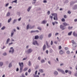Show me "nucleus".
I'll return each instance as SVG.
<instances>
[{
	"label": "nucleus",
	"instance_id": "f257e3e1",
	"mask_svg": "<svg viewBox=\"0 0 77 77\" xmlns=\"http://www.w3.org/2000/svg\"><path fill=\"white\" fill-rule=\"evenodd\" d=\"M18 63L19 65L20 66V73H21L23 72V67H24V63L23 62H19Z\"/></svg>",
	"mask_w": 77,
	"mask_h": 77
},
{
	"label": "nucleus",
	"instance_id": "f03ea898",
	"mask_svg": "<svg viewBox=\"0 0 77 77\" xmlns=\"http://www.w3.org/2000/svg\"><path fill=\"white\" fill-rule=\"evenodd\" d=\"M52 16H54V20H56V21L57 20V14L56 13H52L51 14Z\"/></svg>",
	"mask_w": 77,
	"mask_h": 77
},
{
	"label": "nucleus",
	"instance_id": "7ed1b4c3",
	"mask_svg": "<svg viewBox=\"0 0 77 77\" xmlns=\"http://www.w3.org/2000/svg\"><path fill=\"white\" fill-rule=\"evenodd\" d=\"M14 52V49L12 47H11L10 48V50L9 51V53H11V54H13Z\"/></svg>",
	"mask_w": 77,
	"mask_h": 77
},
{
	"label": "nucleus",
	"instance_id": "20e7f679",
	"mask_svg": "<svg viewBox=\"0 0 77 77\" xmlns=\"http://www.w3.org/2000/svg\"><path fill=\"white\" fill-rule=\"evenodd\" d=\"M33 51L32 49L30 48L28 49L26 51V53H31Z\"/></svg>",
	"mask_w": 77,
	"mask_h": 77
},
{
	"label": "nucleus",
	"instance_id": "39448f33",
	"mask_svg": "<svg viewBox=\"0 0 77 77\" xmlns=\"http://www.w3.org/2000/svg\"><path fill=\"white\" fill-rule=\"evenodd\" d=\"M13 31H12L11 32V37H13L14 36V32H16V29H13Z\"/></svg>",
	"mask_w": 77,
	"mask_h": 77
},
{
	"label": "nucleus",
	"instance_id": "423d86ee",
	"mask_svg": "<svg viewBox=\"0 0 77 77\" xmlns=\"http://www.w3.org/2000/svg\"><path fill=\"white\" fill-rule=\"evenodd\" d=\"M32 44L33 45H38V42H37V41L36 40H34L32 42Z\"/></svg>",
	"mask_w": 77,
	"mask_h": 77
},
{
	"label": "nucleus",
	"instance_id": "0eeeda50",
	"mask_svg": "<svg viewBox=\"0 0 77 77\" xmlns=\"http://www.w3.org/2000/svg\"><path fill=\"white\" fill-rule=\"evenodd\" d=\"M60 28L62 30H65V28L63 27V26H62V25H60Z\"/></svg>",
	"mask_w": 77,
	"mask_h": 77
},
{
	"label": "nucleus",
	"instance_id": "6e6552de",
	"mask_svg": "<svg viewBox=\"0 0 77 77\" xmlns=\"http://www.w3.org/2000/svg\"><path fill=\"white\" fill-rule=\"evenodd\" d=\"M59 74V73L58 72V71H55L54 72V75L55 76H57V75Z\"/></svg>",
	"mask_w": 77,
	"mask_h": 77
},
{
	"label": "nucleus",
	"instance_id": "1a4fd4ad",
	"mask_svg": "<svg viewBox=\"0 0 77 77\" xmlns=\"http://www.w3.org/2000/svg\"><path fill=\"white\" fill-rule=\"evenodd\" d=\"M9 41H10V38H8L7 39L6 41V43H5V45H8V44H9Z\"/></svg>",
	"mask_w": 77,
	"mask_h": 77
},
{
	"label": "nucleus",
	"instance_id": "9d476101",
	"mask_svg": "<svg viewBox=\"0 0 77 77\" xmlns=\"http://www.w3.org/2000/svg\"><path fill=\"white\" fill-rule=\"evenodd\" d=\"M47 20H44L41 22V24H45L47 23Z\"/></svg>",
	"mask_w": 77,
	"mask_h": 77
},
{
	"label": "nucleus",
	"instance_id": "9b49d317",
	"mask_svg": "<svg viewBox=\"0 0 77 77\" xmlns=\"http://www.w3.org/2000/svg\"><path fill=\"white\" fill-rule=\"evenodd\" d=\"M38 75H33V77H39V75H40V72H38Z\"/></svg>",
	"mask_w": 77,
	"mask_h": 77
},
{
	"label": "nucleus",
	"instance_id": "f8f14e48",
	"mask_svg": "<svg viewBox=\"0 0 77 77\" xmlns=\"http://www.w3.org/2000/svg\"><path fill=\"white\" fill-rule=\"evenodd\" d=\"M43 38H44V35H41L39 36V39L40 40H42L43 39Z\"/></svg>",
	"mask_w": 77,
	"mask_h": 77
},
{
	"label": "nucleus",
	"instance_id": "ddd939ff",
	"mask_svg": "<svg viewBox=\"0 0 77 77\" xmlns=\"http://www.w3.org/2000/svg\"><path fill=\"white\" fill-rule=\"evenodd\" d=\"M32 8V6H29L28 8L27 9V12H29V11H30V10H31V9Z\"/></svg>",
	"mask_w": 77,
	"mask_h": 77
},
{
	"label": "nucleus",
	"instance_id": "4468645a",
	"mask_svg": "<svg viewBox=\"0 0 77 77\" xmlns=\"http://www.w3.org/2000/svg\"><path fill=\"white\" fill-rule=\"evenodd\" d=\"M73 35L75 37H77V33L76 32H74L73 33Z\"/></svg>",
	"mask_w": 77,
	"mask_h": 77
},
{
	"label": "nucleus",
	"instance_id": "2eb2a0df",
	"mask_svg": "<svg viewBox=\"0 0 77 77\" xmlns=\"http://www.w3.org/2000/svg\"><path fill=\"white\" fill-rule=\"evenodd\" d=\"M45 50H46V45L45 44L43 47V51H45Z\"/></svg>",
	"mask_w": 77,
	"mask_h": 77
},
{
	"label": "nucleus",
	"instance_id": "dca6fc26",
	"mask_svg": "<svg viewBox=\"0 0 77 77\" xmlns=\"http://www.w3.org/2000/svg\"><path fill=\"white\" fill-rule=\"evenodd\" d=\"M73 9L75 10V9H77V5H75L73 7H72Z\"/></svg>",
	"mask_w": 77,
	"mask_h": 77
},
{
	"label": "nucleus",
	"instance_id": "f3484780",
	"mask_svg": "<svg viewBox=\"0 0 77 77\" xmlns=\"http://www.w3.org/2000/svg\"><path fill=\"white\" fill-rule=\"evenodd\" d=\"M55 24H58V22L57 21L52 22V24L53 25V26H54Z\"/></svg>",
	"mask_w": 77,
	"mask_h": 77
},
{
	"label": "nucleus",
	"instance_id": "a211bd4d",
	"mask_svg": "<svg viewBox=\"0 0 77 77\" xmlns=\"http://www.w3.org/2000/svg\"><path fill=\"white\" fill-rule=\"evenodd\" d=\"M12 63H9L8 65V68H11L12 66Z\"/></svg>",
	"mask_w": 77,
	"mask_h": 77
},
{
	"label": "nucleus",
	"instance_id": "6ab92c4d",
	"mask_svg": "<svg viewBox=\"0 0 77 77\" xmlns=\"http://www.w3.org/2000/svg\"><path fill=\"white\" fill-rule=\"evenodd\" d=\"M3 62H0V67H2V66H3Z\"/></svg>",
	"mask_w": 77,
	"mask_h": 77
},
{
	"label": "nucleus",
	"instance_id": "aec40b11",
	"mask_svg": "<svg viewBox=\"0 0 77 77\" xmlns=\"http://www.w3.org/2000/svg\"><path fill=\"white\" fill-rule=\"evenodd\" d=\"M39 39V36L38 35H35V39Z\"/></svg>",
	"mask_w": 77,
	"mask_h": 77
},
{
	"label": "nucleus",
	"instance_id": "412c9836",
	"mask_svg": "<svg viewBox=\"0 0 77 77\" xmlns=\"http://www.w3.org/2000/svg\"><path fill=\"white\" fill-rule=\"evenodd\" d=\"M59 54L61 55L63 54V51L62 50H60L59 51Z\"/></svg>",
	"mask_w": 77,
	"mask_h": 77
},
{
	"label": "nucleus",
	"instance_id": "4be33fe9",
	"mask_svg": "<svg viewBox=\"0 0 77 77\" xmlns=\"http://www.w3.org/2000/svg\"><path fill=\"white\" fill-rule=\"evenodd\" d=\"M30 24H28L26 26V29L27 30H29V28L30 27Z\"/></svg>",
	"mask_w": 77,
	"mask_h": 77
},
{
	"label": "nucleus",
	"instance_id": "5701e85b",
	"mask_svg": "<svg viewBox=\"0 0 77 77\" xmlns=\"http://www.w3.org/2000/svg\"><path fill=\"white\" fill-rule=\"evenodd\" d=\"M63 26H67L69 25V24L66 23H63Z\"/></svg>",
	"mask_w": 77,
	"mask_h": 77
},
{
	"label": "nucleus",
	"instance_id": "b1692460",
	"mask_svg": "<svg viewBox=\"0 0 77 77\" xmlns=\"http://www.w3.org/2000/svg\"><path fill=\"white\" fill-rule=\"evenodd\" d=\"M11 15V13L9 12H8L6 14L7 17H9V16Z\"/></svg>",
	"mask_w": 77,
	"mask_h": 77
},
{
	"label": "nucleus",
	"instance_id": "393cba45",
	"mask_svg": "<svg viewBox=\"0 0 77 77\" xmlns=\"http://www.w3.org/2000/svg\"><path fill=\"white\" fill-rule=\"evenodd\" d=\"M12 20V18L10 17L9 19L8 20V23H9L10 22H11V21Z\"/></svg>",
	"mask_w": 77,
	"mask_h": 77
},
{
	"label": "nucleus",
	"instance_id": "a878e982",
	"mask_svg": "<svg viewBox=\"0 0 77 77\" xmlns=\"http://www.w3.org/2000/svg\"><path fill=\"white\" fill-rule=\"evenodd\" d=\"M39 71L41 73H43L44 72V71H43V69H40L39 70Z\"/></svg>",
	"mask_w": 77,
	"mask_h": 77
},
{
	"label": "nucleus",
	"instance_id": "bb28decb",
	"mask_svg": "<svg viewBox=\"0 0 77 77\" xmlns=\"http://www.w3.org/2000/svg\"><path fill=\"white\" fill-rule=\"evenodd\" d=\"M34 27H35V26H31L30 25L29 27V29H33V28H34Z\"/></svg>",
	"mask_w": 77,
	"mask_h": 77
},
{
	"label": "nucleus",
	"instance_id": "cd10ccee",
	"mask_svg": "<svg viewBox=\"0 0 77 77\" xmlns=\"http://www.w3.org/2000/svg\"><path fill=\"white\" fill-rule=\"evenodd\" d=\"M60 72H61V73H63V74H65V72L63 70V69H61Z\"/></svg>",
	"mask_w": 77,
	"mask_h": 77
},
{
	"label": "nucleus",
	"instance_id": "c85d7f7f",
	"mask_svg": "<svg viewBox=\"0 0 77 77\" xmlns=\"http://www.w3.org/2000/svg\"><path fill=\"white\" fill-rule=\"evenodd\" d=\"M17 19H14L13 22V24L17 22Z\"/></svg>",
	"mask_w": 77,
	"mask_h": 77
},
{
	"label": "nucleus",
	"instance_id": "c756f323",
	"mask_svg": "<svg viewBox=\"0 0 77 77\" xmlns=\"http://www.w3.org/2000/svg\"><path fill=\"white\" fill-rule=\"evenodd\" d=\"M27 69H28V68L27 67H25L23 69V71H26Z\"/></svg>",
	"mask_w": 77,
	"mask_h": 77
},
{
	"label": "nucleus",
	"instance_id": "7c9ffc66",
	"mask_svg": "<svg viewBox=\"0 0 77 77\" xmlns=\"http://www.w3.org/2000/svg\"><path fill=\"white\" fill-rule=\"evenodd\" d=\"M72 32L71 31L68 33V35L69 36H71V34H72Z\"/></svg>",
	"mask_w": 77,
	"mask_h": 77
},
{
	"label": "nucleus",
	"instance_id": "2f4dec72",
	"mask_svg": "<svg viewBox=\"0 0 77 77\" xmlns=\"http://www.w3.org/2000/svg\"><path fill=\"white\" fill-rule=\"evenodd\" d=\"M14 3H17V0H15L12 2L11 3L12 4Z\"/></svg>",
	"mask_w": 77,
	"mask_h": 77
},
{
	"label": "nucleus",
	"instance_id": "473e14b6",
	"mask_svg": "<svg viewBox=\"0 0 77 77\" xmlns=\"http://www.w3.org/2000/svg\"><path fill=\"white\" fill-rule=\"evenodd\" d=\"M33 2H32V4H35L36 3V0H32Z\"/></svg>",
	"mask_w": 77,
	"mask_h": 77
},
{
	"label": "nucleus",
	"instance_id": "72a5a7b5",
	"mask_svg": "<svg viewBox=\"0 0 77 77\" xmlns=\"http://www.w3.org/2000/svg\"><path fill=\"white\" fill-rule=\"evenodd\" d=\"M3 56H7V53L6 52H4L2 54Z\"/></svg>",
	"mask_w": 77,
	"mask_h": 77
},
{
	"label": "nucleus",
	"instance_id": "f704fd0d",
	"mask_svg": "<svg viewBox=\"0 0 77 77\" xmlns=\"http://www.w3.org/2000/svg\"><path fill=\"white\" fill-rule=\"evenodd\" d=\"M73 46L74 47H76V46H77V45H76V43H75L73 44Z\"/></svg>",
	"mask_w": 77,
	"mask_h": 77
},
{
	"label": "nucleus",
	"instance_id": "c9c22d12",
	"mask_svg": "<svg viewBox=\"0 0 77 77\" xmlns=\"http://www.w3.org/2000/svg\"><path fill=\"white\" fill-rule=\"evenodd\" d=\"M46 45H47V48H50V46L48 45V43H46Z\"/></svg>",
	"mask_w": 77,
	"mask_h": 77
},
{
	"label": "nucleus",
	"instance_id": "e433bc0d",
	"mask_svg": "<svg viewBox=\"0 0 77 77\" xmlns=\"http://www.w3.org/2000/svg\"><path fill=\"white\" fill-rule=\"evenodd\" d=\"M5 28L6 27L5 26H3L1 28V29L2 30H5Z\"/></svg>",
	"mask_w": 77,
	"mask_h": 77
},
{
	"label": "nucleus",
	"instance_id": "4c0bfd02",
	"mask_svg": "<svg viewBox=\"0 0 77 77\" xmlns=\"http://www.w3.org/2000/svg\"><path fill=\"white\" fill-rule=\"evenodd\" d=\"M52 35V34H51V33H49L48 35V38H50L51 36Z\"/></svg>",
	"mask_w": 77,
	"mask_h": 77
},
{
	"label": "nucleus",
	"instance_id": "58836bf2",
	"mask_svg": "<svg viewBox=\"0 0 77 77\" xmlns=\"http://www.w3.org/2000/svg\"><path fill=\"white\" fill-rule=\"evenodd\" d=\"M66 53L67 54H70V51H67L66 52Z\"/></svg>",
	"mask_w": 77,
	"mask_h": 77
},
{
	"label": "nucleus",
	"instance_id": "ea45409f",
	"mask_svg": "<svg viewBox=\"0 0 77 77\" xmlns=\"http://www.w3.org/2000/svg\"><path fill=\"white\" fill-rule=\"evenodd\" d=\"M43 2L44 3H47V1L46 0H44Z\"/></svg>",
	"mask_w": 77,
	"mask_h": 77
},
{
	"label": "nucleus",
	"instance_id": "a19ab883",
	"mask_svg": "<svg viewBox=\"0 0 77 77\" xmlns=\"http://www.w3.org/2000/svg\"><path fill=\"white\" fill-rule=\"evenodd\" d=\"M41 63H45V60L44 59H42L41 60Z\"/></svg>",
	"mask_w": 77,
	"mask_h": 77
},
{
	"label": "nucleus",
	"instance_id": "79ce46f5",
	"mask_svg": "<svg viewBox=\"0 0 77 77\" xmlns=\"http://www.w3.org/2000/svg\"><path fill=\"white\" fill-rule=\"evenodd\" d=\"M62 69H61L59 68H58L57 69V71H59V72H61Z\"/></svg>",
	"mask_w": 77,
	"mask_h": 77
},
{
	"label": "nucleus",
	"instance_id": "37998d69",
	"mask_svg": "<svg viewBox=\"0 0 77 77\" xmlns=\"http://www.w3.org/2000/svg\"><path fill=\"white\" fill-rule=\"evenodd\" d=\"M61 21L63 22H65V19L64 18H63L61 19Z\"/></svg>",
	"mask_w": 77,
	"mask_h": 77
},
{
	"label": "nucleus",
	"instance_id": "c03bdc74",
	"mask_svg": "<svg viewBox=\"0 0 77 77\" xmlns=\"http://www.w3.org/2000/svg\"><path fill=\"white\" fill-rule=\"evenodd\" d=\"M9 3H7L6 4L5 6V7H8V6H9Z\"/></svg>",
	"mask_w": 77,
	"mask_h": 77
},
{
	"label": "nucleus",
	"instance_id": "a18cd8bd",
	"mask_svg": "<svg viewBox=\"0 0 77 77\" xmlns=\"http://www.w3.org/2000/svg\"><path fill=\"white\" fill-rule=\"evenodd\" d=\"M68 72L69 74L70 75H71V73H72L71 71H69Z\"/></svg>",
	"mask_w": 77,
	"mask_h": 77
},
{
	"label": "nucleus",
	"instance_id": "49530a36",
	"mask_svg": "<svg viewBox=\"0 0 77 77\" xmlns=\"http://www.w3.org/2000/svg\"><path fill=\"white\" fill-rule=\"evenodd\" d=\"M16 72H18V71H19V68H17L16 69Z\"/></svg>",
	"mask_w": 77,
	"mask_h": 77
},
{
	"label": "nucleus",
	"instance_id": "de8ad7c7",
	"mask_svg": "<svg viewBox=\"0 0 77 77\" xmlns=\"http://www.w3.org/2000/svg\"><path fill=\"white\" fill-rule=\"evenodd\" d=\"M73 27H72V26H69L68 27V29H72Z\"/></svg>",
	"mask_w": 77,
	"mask_h": 77
},
{
	"label": "nucleus",
	"instance_id": "09e8293b",
	"mask_svg": "<svg viewBox=\"0 0 77 77\" xmlns=\"http://www.w3.org/2000/svg\"><path fill=\"white\" fill-rule=\"evenodd\" d=\"M37 29H38L39 30H42V28L40 27H38Z\"/></svg>",
	"mask_w": 77,
	"mask_h": 77
},
{
	"label": "nucleus",
	"instance_id": "8fccbe9b",
	"mask_svg": "<svg viewBox=\"0 0 77 77\" xmlns=\"http://www.w3.org/2000/svg\"><path fill=\"white\" fill-rule=\"evenodd\" d=\"M28 65H29V66H30V65H31V62L30 61H29Z\"/></svg>",
	"mask_w": 77,
	"mask_h": 77
},
{
	"label": "nucleus",
	"instance_id": "3c124183",
	"mask_svg": "<svg viewBox=\"0 0 77 77\" xmlns=\"http://www.w3.org/2000/svg\"><path fill=\"white\" fill-rule=\"evenodd\" d=\"M38 73V70H36L35 72V75H37V73Z\"/></svg>",
	"mask_w": 77,
	"mask_h": 77
},
{
	"label": "nucleus",
	"instance_id": "603ef678",
	"mask_svg": "<svg viewBox=\"0 0 77 77\" xmlns=\"http://www.w3.org/2000/svg\"><path fill=\"white\" fill-rule=\"evenodd\" d=\"M74 76L75 77H77V72L74 74Z\"/></svg>",
	"mask_w": 77,
	"mask_h": 77
},
{
	"label": "nucleus",
	"instance_id": "864d4df0",
	"mask_svg": "<svg viewBox=\"0 0 77 77\" xmlns=\"http://www.w3.org/2000/svg\"><path fill=\"white\" fill-rule=\"evenodd\" d=\"M11 41H12V42H14V41H15V40H14V39H13V38H12L11 39Z\"/></svg>",
	"mask_w": 77,
	"mask_h": 77
},
{
	"label": "nucleus",
	"instance_id": "5fc2aeb1",
	"mask_svg": "<svg viewBox=\"0 0 77 77\" xmlns=\"http://www.w3.org/2000/svg\"><path fill=\"white\" fill-rule=\"evenodd\" d=\"M69 71L68 70H65V72L66 74Z\"/></svg>",
	"mask_w": 77,
	"mask_h": 77
},
{
	"label": "nucleus",
	"instance_id": "6e6d98bb",
	"mask_svg": "<svg viewBox=\"0 0 77 77\" xmlns=\"http://www.w3.org/2000/svg\"><path fill=\"white\" fill-rule=\"evenodd\" d=\"M25 75H26V76H27V75H28V72H26L25 73Z\"/></svg>",
	"mask_w": 77,
	"mask_h": 77
},
{
	"label": "nucleus",
	"instance_id": "4d7b16f0",
	"mask_svg": "<svg viewBox=\"0 0 77 77\" xmlns=\"http://www.w3.org/2000/svg\"><path fill=\"white\" fill-rule=\"evenodd\" d=\"M12 44H13V42H12L11 43H10L8 44V45H12Z\"/></svg>",
	"mask_w": 77,
	"mask_h": 77
},
{
	"label": "nucleus",
	"instance_id": "13d9d810",
	"mask_svg": "<svg viewBox=\"0 0 77 77\" xmlns=\"http://www.w3.org/2000/svg\"><path fill=\"white\" fill-rule=\"evenodd\" d=\"M56 60L58 62H59V58H56Z\"/></svg>",
	"mask_w": 77,
	"mask_h": 77
},
{
	"label": "nucleus",
	"instance_id": "bf43d9fd",
	"mask_svg": "<svg viewBox=\"0 0 77 77\" xmlns=\"http://www.w3.org/2000/svg\"><path fill=\"white\" fill-rule=\"evenodd\" d=\"M58 35H59V33L58 32H57L55 33V36H57Z\"/></svg>",
	"mask_w": 77,
	"mask_h": 77
},
{
	"label": "nucleus",
	"instance_id": "052dcab7",
	"mask_svg": "<svg viewBox=\"0 0 77 77\" xmlns=\"http://www.w3.org/2000/svg\"><path fill=\"white\" fill-rule=\"evenodd\" d=\"M53 42L52 41H51V45H53Z\"/></svg>",
	"mask_w": 77,
	"mask_h": 77
},
{
	"label": "nucleus",
	"instance_id": "680f3d73",
	"mask_svg": "<svg viewBox=\"0 0 77 77\" xmlns=\"http://www.w3.org/2000/svg\"><path fill=\"white\" fill-rule=\"evenodd\" d=\"M74 22L75 23H76V22H77V19H75L74 20Z\"/></svg>",
	"mask_w": 77,
	"mask_h": 77
},
{
	"label": "nucleus",
	"instance_id": "e2e57ef3",
	"mask_svg": "<svg viewBox=\"0 0 77 77\" xmlns=\"http://www.w3.org/2000/svg\"><path fill=\"white\" fill-rule=\"evenodd\" d=\"M27 59V57L24 58L23 59V60H26Z\"/></svg>",
	"mask_w": 77,
	"mask_h": 77
},
{
	"label": "nucleus",
	"instance_id": "0e129e2a",
	"mask_svg": "<svg viewBox=\"0 0 77 77\" xmlns=\"http://www.w3.org/2000/svg\"><path fill=\"white\" fill-rule=\"evenodd\" d=\"M67 13H68V14H71V11H68L67 12Z\"/></svg>",
	"mask_w": 77,
	"mask_h": 77
},
{
	"label": "nucleus",
	"instance_id": "69168bd1",
	"mask_svg": "<svg viewBox=\"0 0 77 77\" xmlns=\"http://www.w3.org/2000/svg\"><path fill=\"white\" fill-rule=\"evenodd\" d=\"M46 54H48V50H46Z\"/></svg>",
	"mask_w": 77,
	"mask_h": 77
},
{
	"label": "nucleus",
	"instance_id": "338daca9",
	"mask_svg": "<svg viewBox=\"0 0 77 77\" xmlns=\"http://www.w3.org/2000/svg\"><path fill=\"white\" fill-rule=\"evenodd\" d=\"M72 43L73 44H75V42H74V40H72Z\"/></svg>",
	"mask_w": 77,
	"mask_h": 77
},
{
	"label": "nucleus",
	"instance_id": "774afa93",
	"mask_svg": "<svg viewBox=\"0 0 77 77\" xmlns=\"http://www.w3.org/2000/svg\"><path fill=\"white\" fill-rule=\"evenodd\" d=\"M65 50H68V48L67 47H66L65 48Z\"/></svg>",
	"mask_w": 77,
	"mask_h": 77
}]
</instances>
